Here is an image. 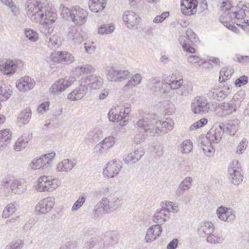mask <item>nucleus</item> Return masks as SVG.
<instances>
[{"instance_id":"nucleus-1","label":"nucleus","mask_w":249,"mask_h":249,"mask_svg":"<svg viewBox=\"0 0 249 249\" xmlns=\"http://www.w3.org/2000/svg\"><path fill=\"white\" fill-rule=\"evenodd\" d=\"M25 7L27 15L32 20H43L40 27L43 34L47 35L53 31L52 24L57 18L55 12L48 10L45 4L37 0H26Z\"/></svg>"},{"instance_id":"nucleus-2","label":"nucleus","mask_w":249,"mask_h":249,"mask_svg":"<svg viewBox=\"0 0 249 249\" xmlns=\"http://www.w3.org/2000/svg\"><path fill=\"white\" fill-rule=\"evenodd\" d=\"M61 14L67 20H71L75 25H82L86 21L88 12L79 6H76L71 8L63 6Z\"/></svg>"},{"instance_id":"nucleus-3","label":"nucleus","mask_w":249,"mask_h":249,"mask_svg":"<svg viewBox=\"0 0 249 249\" xmlns=\"http://www.w3.org/2000/svg\"><path fill=\"white\" fill-rule=\"evenodd\" d=\"M208 103L207 100L203 96H197L194 98L191 104V108L193 112L195 114H203L209 112V110L213 109L215 110V107H217V104L216 102H213L212 106L213 108L208 106Z\"/></svg>"},{"instance_id":"nucleus-4","label":"nucleus","mask_w":249,"mask_h":249,"mask_svg":"<svg viewBox=\"0 0 249 249\" xmlns=\"http://www.w3.org/2000/svg\"><path fill=\"white\" fill-rule=\"evenodd\" d=\"M101 200L104 204L107 213H110L118 209L123 203V200L116 193H108Z\"/></svg>"},{"instance_id":"nucleus-5","label":"nucleus","mask_w":249,"mask_h":249,"mask_svg":"<svg viewBox=\"0 0 249 249\" xmlns=\"http://www.w3.org/2000/svg\"><path fill=\"white\" fill-rule=\"evenodd\" d=\"M131 111L130 105L126 104H124L121 108L120 107H117L114 110L111 109L108 113V118L111 122H120L124 119L129 114Z\"/></svg>"},{"instance_id":"nucleus-6","label":"nucleus","mask_w":249,"mask_h":249,"mask_svg":"<svg viewBox=\"0 0 249 249\" xmlns=\"http://www.w3.org/2000/svg\"><path fill=\"white\" fill-rule=\"evenodd\" d=\"M173 121L170 118H167L165 121L162 122L160 120L157 121L156 119L155 120L154 127H152V131H150V129L146 130V132L151 134L152 136L155 134H160L162 132L167 133L168 130H171L173 128Z\"/></svg>"},{"instance_id":"nucleus-7","label":"nucleus","mask_w":249,"mask_h":249,"mask_svg":"<svg viewBox=\"0 0 249 249\" xmlns=\"http://www.w3.org/2000/svg\"><path fill=\"white\" fill-rule=\"evenodd\" d=\"M75 81L73 77L66 76L56 81L52 85L51 92L54 95H58L70 87Z\"/></svg>"},{"instance_id":"nucleus-8","label":"nucleus","mask_w":249,"mask_h":249,"mask_svg":"<svg viewBox=\"0 0 249 249\" xmlns=\"http://www.w3.org/2000/svg\"><path fill=\"white\" fill-rule=\"evenodd\" d=\"M90 79V77L82 78L80 81V86L68 94V99L71 101L81 99L88 92V88L86 83L87 82V80H89Z\"/></svg>"},{"instance_id":"nucleus-9","label":"nucleus","mask_w":249,"mask_h":249,"mask_svg":"<svg viewBox=\"0 0 249 249\" xmlns=\"http://www.w3.org/2000/svg\"><path fill=\"white\" fill-rule=\"evenodd\" d=\"M156 115L155 114H150L143 113L141 116V118L139 119L136 124L137 127L143 128L144 129V133H146V135L151 134L146 132V130L150 129L149 131H152V127H154L155 120Z\"/></svg>"},{"instance_id":"nucleus-10","label":"nucleus","mask_w":249,"mask_h":249,"mask_svg":"<svg viewBox=\"0 0 249 249\" xmlns=\"http://www.w3.org/2000/svg\"><path fill=\"white\" fill-rule=\"evenodd\" d=\"M21 61L18 59L0 60V71L7 76L13 75Z\"/></svg>"},{"instance_id":"nucleus-11","label":"nucleus","mask_w":249,"mask_h":249,"mask_svg":"<svg viewBox=\"0 0 249 249\" xmlns=\"http://www.w3.org/2000/svg\"><path fill=\"white\" fill-rule=\"evenodd\" d=\"M238 161L235 160L228 169V177L230 181L234 185H239L243 179V176L241 174L238 167H236Z\"/></svg>"},{"instance_id":"nucleus-12","label":"nucleus","mask_w":249,"mask_h":249,"mask_svg":"<svg viewBox=\"0 0 249 249\" xmlns=\"http://www.w3.org/2000/svg\"><path fill=\"white\" fill-rule=\"evenodd\" d=\"M54 179H50L48 176H43L37 180L36 189L39 192H52L57 188V184L53 183Z\"/></svg>"},{"instance_id":"nucleus-13","label":"nucleus","mask_w":249,"mask_h":249,"mask_svg":"<svg viewBox=\"0 0 249 249\" xmlns=\"http://www.w3.org/2000/svg\"><path fill=\"white\" fill-rule=\"evenodd\" d=\"M223 134V126L220 124L215 125L207 133L205 140L217 143L221 140Z\"/></svg>"},{"instance_id":"nucleus-14","label":"nucleus","mask_w":249,"mask_h":249,"mask_svg":"<svg viewBox=\"0 0 249 249\" xmlns=\"http://www.w3.org/2000/svg\"><path fill=\"white\" fill-rule=\"evenodd\" d=\"M122 168L121 163L116 160L108 162L103 170V175L107 178H113L118 175Z\"/></svg>"},{"instance_id":"nucleus-15","label":"nucleus","mask_w":249,"mask_h":249,"mask_svg":"<svg viewBox=\"0 0 249 249\" xmlns=\"http://www.w3.org/2000/svg\"><path fill=\"white\" fill-rule=\"evenodd\" d=\"M123 19L124 22L127 24V28L129 29L137 26L141 21L140 16L132 11L124 12Z\"/></svg>"},{"instance_id":"nucleus-16","label":"nucleus","mask_w":249,"mask_h":249,"mask_svg":"<svg viewBox=\"0 0 249 249\" xmlns=\"http://www.w3.org/2000/svg\"><path fill=\"white\" fill-rule=\"evenodd\" d=\"M216 213L218 217L222 221L227 222H233L235 216L233 211L231 209L221 206L219 207L216 211Z\"/></svg>"},{"instance_id":"nucleus-17","label":"nucleus","mask_w":249,"mask_h":249,"mask_svg":"<svg viewBox=\"0 0 249 249\" xmlns=\"http://www.w3.org/2000/svg\"><path fill=\"white\" fill-rule=\"evenodd\" d=\"M35 85L34 79L28 76L21 77L16 83L17 88L23 92L32 89Z\"/></svg>"},{"instance_id":"nucleus-18","label":"nucleus","mask_w":249,"mask_h":249,"mask_svg":"<svg viewBox=\"0 0 249 249\" xmlns=\"http://www.w3.org/2000/svg\"><path fill=\"white\" fill-rule=\"evenodd\" d=\"M197 6V0H182L181 11L187 16H190L196 13Z\"/></svg>"},{"instance_id":"nucleus-19","label":"nucleus","mask_w":249,"mask_h":249,"mask_svg":"<svg viewBox=\"0 0 249 249\" xmlns=\"http://www.w3.org/2000/svg\"><path fill=\"white\" fill-rule=\"evenodd\" d=\"M54 205V199L47 197L40 200L36 207V211L42 214L50 212Z\"/></svg>"},{"instance_id":"nucleus-20","label":"nucleus","mask_w":249,"mask_h":249,"mask_svg":"<svg viewBox=\"0 0 249 249\" xmlns=\"http://www.w3.org/2000/svg\"><path fill=\"white\" fill-rule=\"evenodd\" d=\"M170 211L168 209L162 206L160 209H157L152 216V220L154 223H160V225L164 223L170 218Z\"/></svg>"},{"instance_id":"nucleus-21","label":"nucleus","mask_w":249,"mask_h":249,"mask_svg":"<svg viewBox=\"0 0 249 249\" xmlns=\"http://www.w3.org/2000/svg\"><path fill=\"white\" fill-rule=\"evenodd\" d=\"M169 77L166 76L163 78L161 81L159 79L155 78L153 80V84L158 89L155 91H159L161 95L169 92L170 90V83L169 82Z\"/></svg>"},{"instance_id":"nucleus-22","label":"nucleus","mask_w":249,"mask_h":249,"mask_svg":"<svg viewBox=\"0 0 249 249\" xmlns=\"http://www.w3.org/2000/svg\"><path fill=\"white\" fill-rule=\"evenodd\" d=\"M214 231V226L212 222H201L198 225L197 232L200 237H204L213 232Z\"/></svg>"},{"instance_id":"nucleus-23","label":"nucleus","mask_w":249,"mask_h":249,"mask_svg":"<svg viewBox=\"0 0 249 249\" xmlns=\"http://www.w3.org/2000/svg\"><path fill=\"white\" fill-rule=\"evenodd\" d=\"M162 228L160 224L154 225L147 230L145 240L146 243L151 242L160 235Z\"/></svg>"},{"instance_id":"nucleus-24","label":"nucleus","mask_w":249,"mask_h":249,"mask_svg":"<svg viewBox=\"0 0 249 249\" xmlns=\"http://www.w3.org/2000/svg\"><path fill=\"white\" fill-rule=\"evenodd\" d=\"M10 188L14 194L20 195L27 190V182L23 179H16L11 183Z\"/></svg>"},{"instance_id":"nucleus-25","label":"nucleus","mask_w":249,"mask_h":249,"mask_svg":"<svg viewBox=\"0 0 249 249\" xmlns=\"http://www.w3.org/2000/svg\"><path fill=\"white\" fill-rule=\"evenodd\" d=\"M142 150H135L127 155L124 156V160L126 164H132L137 162L143 156Z\"/></svg>"},{"instance_id":"nucleus-26","label":"nucleus","mask_w":249,"mask_h":249,"mask_svg":"<svg viewBox=\"0 0 249 249\" xmlns=\"http://www.w3.org/2000/svg\"><path fill=\"white\" fill-rule=\"evenodd\" d=\"M115 138L113 136H109L104 139L95 147V150L97 152H101L112 146L115 143Z\"/></svg>"},{"instance_id":"nucleus-27","label":"nucleus","mask_w":249,"mask_h":249,"mask_svg":"<svg viewBox=\"0 0 249 249\" xmlns=\"http://www.w3.org/2000/svg\"><path fill=\"white\" fill-rule=\"evenodd\" d=\"M239 121L234 120L230 121L226 125H223L224 133L228 134L231 136H234L238 129Z\"/></svg>"},{"instance_id":"nucleus-28","label":"nucleus","mask_w":249,"mask_h":249,"mask_svg":"<svg viewBox=\"0 0 249 249\" xmlns=\"http://www.w3.org/2000/svg\"><path fill=\"white\" fill-rule=\"evenodd\" d=\"M240 106V103L236 102L233 98L229 103H224L221 105L220 108L223 109L224 113L227 115L235 112Z\"/></svg>"},{"instance_id":"nucleus-29","label":"nucleus","mask_w":249,"mask_h":249,"mask_svg":"<svg viewBox=\"0 0 249 249\" xmlns=\"http://www.w3.org/2000/svg\"><path fill=\"white\" fill-rule=\"evenodd\" d=\"M95 71L94 68L89 64H83L76 67L75 72L76 75L81 76L91 74Z\"/></svg>"},{"instance_id":"nucleus-30","label":"nucleus","mask_w":249,"mask_h":249,"mask_svg":"<svg viewBox=\"0 0 249 249\" xmlns=\"http://www.w3.org/2000/svg\"><path fill=\"white\" fill-rule=\"evenodd\" d=\"M106 2L107 0H89V8L92 12L97 13L105 8Z\"/></svg>"},{"instance_id":"nucleus-31","label":"nucleus","mask_w":249,"mask_h":249,"mask_svg":"<svg viewBox=\"0 0 249 249\" xmlns=\"http://www.w3.org/2000/svg\"><path fill=\"white\" fill-rule=\"evenodd\" d=\"M75 165V162L69 159H65L58 163L56 170L59 172H68L71 171Z\"/></svg>"},{"instance_id":"nucleus-32","label":"nucleus","mask_w":249,"mask_h":249,"mask_svg":"<svg viewBox=\"0 0 249 249\" xmlns=\"http://www.w3.org/2000/svg\"><path fill=\"white\" fill-rule=\"evenodd\" d=\"M31 110L26 108L22 111L18 116V122L19 126H22L29 123L31 117Z\"/></svg>"},{"instance_id":"nucleus-33","label":"nucleus","mask_w":249,"mask_h":249,"mask_svg":"<svg viewBox=\"0 0 249 249\" xmlns=\"http://www.w3.org/2000/svg\"><path fill=\"white\" fill-rule=\"evenodd\" d=\"M180 44L184 51L191 53L196 52V49L192 46L190 40L186 36H181L178 39Z\"/></svg>"},{"instance_id":"nucleus-34","label":"nucleus","mask_w":249,"mask_h":249,"mask_svg":"<svg viewBox=\"0 0 249 249\" xmlns=\"http://www.w3.org/2000/svg\"><path fill=\"white\" fill-rule=\"evenodd\" d=\"M142 79V77L141 74L137 73L134 74L124 85V89L126 90L133 88L135 86L139 85L141 83Z\"/></svg>"},{"instance_id":"nucleus-35","label":"nucleus","mask_w":249,"mask_h":249,"mask_svg":"<svg viewBox=\"0 0 249 249\" xmlns=\"http://www.w3.org/2000/svg\"><path fill=\"white\" fill-rule=\"evenodd\" d=\"M107 213V211L105 210V206L101 200L94 207L92 212V216L94 218H97L101 217L103 214Z\"/></svg>"},{"instance_id":"nucleus-36","label":"nucleus","mask_w":249,"mask_h":249,"mask_svg":"<svg viewBox=\"0 0 249 249\" xmlns=\"http://www.w3.org/2000/svg\"><path fill=\"white\" fill-rule=\"evenodd\" d=\"M212 142L208 140H202L200 142V146L202 149L205 154L208 157H211L213 154V148L212 146Z\"/></svg>"},{"instance_id":"nucleus-37","label":"nucleus","mask_w":249,"mask_h":249,"mask_svg":"<svg viewBox=\"0 0 249 249\" xmlns=\"http://www.w3.org/2000/svg\"><path fill=\"white\" fill-rule=\"evenodd\" d=\"M234 72V70L231 67L222 68L219 72V81L220 83L224 82L230 78Z\"/></svg>"},{"instance_id":"nucleus-38","label":"nucleus","mask_w":249,"mask_h":249,"mask_svg":"<svg viewBox=\"0 0 249 249\" xmlns=\"http://www.w3.org/2000/svg\"><path fill=\"white\" fill-rule=\"evenodd\" d=\"M11 137L9 129H5L0 131V150L3 149Z\"/></svg>"},{"instance_id":"nucleus-39","label":"nucleus","mask_w":249,"mask_h":249,"mask_svg":"<svg viewBox=\"0 0 249 249\" xmlns=\"http://www.w3.org/2000/svg\"><path fill=\"white\" fill-rule=\"evenodd\" d=\"M68 36L75 43L81 42L83 38L77 28L75 27H73L70 29L68 33Z\"/></svg>"},{"instance_id":"nucleus-40","label":"nucleus","mask_w":249,"mask_h":249,"mask_svg":"<svg viewBox=\"0 0 249 249\" xmlns=\"http://www.w3.org/2000/svg\"><path fill=\"white\" fill-rule=\"evenodd\" d=\"M55 153L54 152H52L50 153L42 155L40 156V159L42 161V164L43 166H46V168L48 169H50L51 167L50 164L52 161V159L55 156Z\"/></svg>"},{"instance_id":"nucleus-41","label":"nucleus","mask_w":249,"mask_h":249,"mask_svg":"<svg viewBox=\"0 0 249 249\" xmlns=\"http://www.w3.org/2000/svg\"><path fill=\"white\" fill-rule=\"evenodd\" d=\"M87 77H90V80H87V82H90L91 88L93 89H99L103 83V79L100 76L91 75Z\"/></svg>"},{"instance_id":"nucleus-42","label":"nucleus","mask_w":249,"mask_h":249,"mask_svg":"<svg viewBox=\"0 0 249 249\" xmlns=\"http://www.w3.org/2000/svg\"><path fill=\"white\" fill-rule=\"evenodd\" d=\"M101 135V130L98 128H96L88 134L86 139L89 142H96L100 139Z\"/></svg>"},{"instance_id":"nucleus-43","label":"nucleus","mask_w":249,"mask_h":249,"mask_svg":"<svg viewBox=\"0 0 249 249\" xmlns=\"http://www.w3.org/2000/svg\"><path fill=\"white\" fill-rule=\"evenodd\" d=\"M193 92V86L191 84L182 85L180 88L178 89L177 93L180 96L187 97L192 94Z\"/></svg>"},{"instance_id":"nucleus-44","label":"nucleus","mask_w":249,"mask_h":249,"mask_svg":"<svg viewBox=\"0 0 249 249\" xmlns=\"http://www.w3.org/2000/svg\"><path fill=\"white\" fill-rule=\"evenodd\" d=\"M28 138H26V136H22L21 138L18 139L17 141L15 150L16 151H21L22 149L25 148L27 145L29 138V135H28Z\"/></svg>"},{"instance_id":"nucleus-45","label":"nucleus","mask_w":249,"mask_h":249,"mask_svg":"<svg viewBox=\"0 0 249 249\" xmlns=\"http://www.w3.org/2000/svg\"><path fill=\"white\" fill-rule=\"evenodd\" d=\"M115 29L113 24H102L98 28V33L100 35H107L112 33Z\"/></svg>"},{"instance_id":"nucleus-46","label":"nucleus","mask_w":249,"mask_h":249,"mask_svg":"<svg viewBox=\"0 0 249 249\" xmlns=\"http://www.w3.org/2000/svg\"><path fill=\"white\" fill-rule=\"evenodd\" d=\"M107 80L111 82L118 81V70L114 67L107 68L106 70Z\"/></svg>"},{"instance_id":"nucleus-47","label":"nucleus","mask_w":249,"mask_h":249,"mask_svg":"<svg viewBox=\"0 0 249 249\" xmlns=\"http://www.w3.org/2000/svg\"><path fill=\"white\" fill-rule=\"evenodd\" d=\"M230 88L228 86H224L222 88H218L216 100L221 101L226 98L230 93Z\"/></svg>"},{"instance_id":"nucleus-48","label":"nucleus","mask_w":249,"mask_h":249,"mask_svg":"<svg viewBox=\"0 0 249 249\" xmlns=\"http://www.w3.org/2000/svg\"><path fill=\"white\" fill-rule=\"evenodd\" d=\"M16 211V207L14 203H10L6 205L3 211L2 216L6 218L13 214Z\"/></svg>"},{"instance_id":"nucleus-49","label":"nucleus","mask_w":249,"mask_h":249,"mask_svg":"<svg viewBox=\"0 0 249 249\" xmlns=\"http://www.w3.org/2000/svg\"><path fill=\"white\" fill-rule=\"evenodd\" d=\"M192 181V178L190 177H187L181 182L179 185V187L182 190L186 191L191 188Z\"/></svg>"},{"instance_id":"nucleus-50","label":"nucleus","mask_w":249,"mask_h":249,"mask_svg":"<svg viewBox=\"0 0 249 249\" xmlns=\"http://www.w3.org/2000/svg\"><path fill=\"white\" fill-rule=\"evenodd\" d=\"M24 34L27 38L32 42H35L38 39V34L33 30L30 29H25Z\"/></svg>"},{"instance_id":"nucleus-51","label":"nucleus","mask_w":249,"mask_h":249,"mask_svg":"<svg viewBox=\"0 0 249 249\" xmlns=\"http://www.w3.org/2000/svg\"><path fill=\"white\" fill-rule=\"evenodd\" d=\"M193 144L190 140L184 141L181 143V152L182 153H189L192 149Z\"/></svg>"},{"instance_id":"nucleus-52","label":"nucleus","mask_w":249,"mask_h":249,"mask_svg":"<svg viewBox=\"0 0 249 249\" xmlns=\"http://www.w3.org/2000/svg\"><path fill=\"white\" fill-rule=\"evenodd\" d=\"M170 83V90L179 89L183 84V79H179L178 80H171L169 79Z\"/></svg>"},{"instance_id":"nucleus-53","label":"nucleus","mask_w":249,"mask_h":249,"mask_svg":"<svg viewBox=\"0 0 249 249\" xmlns=\"http://www.w3.org/2000/svg\"><path fill=\"white\" fill-rule=\"evenodd\" d=\"M63 51H57L52 53L50 58L52 61L54 63H60L62 62Z\"/></svg>"},{"instance_id":"nucleus-54","label":"nucleus","mask_w":249,"mask_h":249,"mask_svg":"<svg viewBox=\"0 0 249 249\" xmlns=\"http://www.w3.org/2000/svg\"><path fill=\"white\" fill-rule=\"evenodd\" d=\"M186 36L188 37V39L190 40V43H192L196 42L198 40V37L196 36V34L190 28H188L186 31Z\"/></svg>"},{"instance_id":"nucleus-55","label":"nucleus","mask_w":249,"mask_h":249,"mask_svg":"<svg viewBox=\"0 0 249 249\" xmlns=\"http://www.w3.org/2000/svg\"><path fill=\"white\" fill-rule=\"evenodd\" d=\"M11 96V91L0 87V102L8 99Z\"/></svg>"},{"instance_id":"nucleus-56","label":"nucleus","mask_w":249,"mask_h":249,"mask_svg":"<svg viewBox=\"0 0 249 249\" xmlns=\"http://www.w3.org/2000/svg\"><path fill=\"white\" fill-rule=\"evenodd\" d=\"M248 77L246 75L240 76L235 80V85L237 87L245 85L248 83Z\"/></svg>"},{"instance_id":"nucleus-57","label":"nucleus","mask_w":249,"mask_h":249,"mask_svg":"<svg viewBox=\"0 0 249 249\" xmlns=\"http://www.w3.org/2000/svg\"><path fill=\"white\" fill-rule=\"evenodd\" d=\"M86 197L84 196H80L78 200L73 205L71 210L72 211H77L85 203Z\"/></svg>"},{"instance_id":"nucleus-58","label":"nucleus","mask_w":249,"mask_h":249,"mask_svg":"<svg viewBox=\"0 0 249 249\" xmlns=\"http://www.w3.org/2000/svg\"><path fill=\"white\" fill-rule=\"evenodd\" d=\"M169 16V12H164L160 15L156 16L153 19L155 23H160L163 21Z\"/></svg>"},{"instance_id":"nucleus-59","label":"nucleus","mask_w":249,"mask_h":249,"mask_svg":"<svg viewBox=\"0 0 249 249\" xmlns=\"http://www.w3.org/2000/svg\"><path fill=\"white\" fill-rule=\"evenodd\" d=\"M58 37L56 35H52L49 38L48 41V46L50 48H53V47L56 46L57 47L59 46V44L57 42Z\"/></svg>"},{"instance_id":"nucleus-60","label":"nucleus","mask_w":249,"mask_h":249,"mask_svg":"<svg viewBox=\"0 0 249 249\" xmlns=\"http://www.w3.org/2000/svg\"><path fill=\"white\" fill-rule=\"evenodd\" d=\"M248 141L247 139H243L237 147L236 153L242 154L247 146Z\"/></svg>"},{"instance_id":"nucleus-61","label":"nucleus","mask_w":249,"mask_h":249,"mask_svg":"<svg viewBox=\"0 0 249 249\" xmlns=\"http://www.w3.org/2000/svg\"><path fill=\"white\" fill-rule=\"evenodd\" d=\"M73 61V57L71 54L66 52H63L62 62L64 61L68 64H70L72 63Z\"/></svg>"},{"instance_id":"nucleus-62","label":"nucleus","mask_w":249,"mask_h":249,"mask_svg":"<svg viewBox=\"0 0 249 249\" xmlns=\"http://www.w3.org/2000/svg\"><path fill=\"white\" fill-rule=\"evenodd\" d=\"M129 72L126 70H118V81L124 80L129 75Z\"/></svg>"},{"instance_id":"nucleus-63","label":"nucleus","mask_w":249,"mask_h":249,"mask_svg":"<svg viewBox=\"0 0 249 249\" xmlns=\"http://www.w3.org/2000/svg\"><path fill=\"white\" fill-rule=\"evenodd\" d=\"M42 161L40 159V158L34 160L31 164V167L34 169H40L41 167H43L42 164Z\"/></svg>"},{"instance_id":"nucleus-64","label":"nucleus","mask_w":249,"mask_h":249,"mask_svg":"<svg viewBox=\"0 0 249 249\" xmlns=\"http://www.w3.org/2000/svg\"><path fill=\"white\" fill-rule=\"evenodd\" d=\"M146 134L144 135L142 133H139L137 134L134 138V141L136 143H139L144 141L145 139Z\"/></svg>"}]
</instances>
